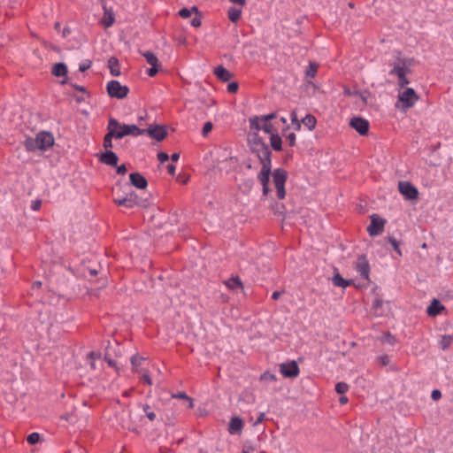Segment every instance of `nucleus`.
I'll return each instance as SVG.
<instances>
[{
  "mask_svg": "<svg viewBox=\"0 0 453 453\" xmlns=\"http://www.w3.org/2000/svg\"><path fill=\"white\" fill-rule=\"evenodd\" d=\"M388 241L392 245L394 250L401 256L402 252H401V250L399 247V242L395 237H392V236H389L388 238Z\"/></svg>",
  "mask_w": 453,
  "mask_h": 453,
  "instance_id": "46",
  "label": "nucleus"
},
{
  "mask_svg": "<svg viewBox=\"0 0 453 453\" xmlns=\"http://www.w3.org/2000/svg\"><path fill=\"white\" fill-rule=\"evenodd\" d=\"M381 342L383 343H388L390 345H394L396 342L395 337L392 335L390 333H386L381 337Z\"/></svg>",
  "mask_w": 453,
  "mask_h": 453,
  "instance_id": "44",
  "label": "nucleus"
},
{
  "mask_svg": "<svg viewBox=\"0 0 453 453\" xmlns=\"http://www.w3.org/2000/svg\"><path fill=\"white\" fill-rule=\"evenodd\" d=\"M319 65L317 62L311 61L306 68L304 74L306 78H314L318 73Z\"/></svg>",
  "mask_w": 453,
  "mask_h": 453,
  "instance_id": "29",
  "label": "nucleus"
},
{
  "mask_svg": "<svg viewBox=\"0 0 453 453\" xmlns=\"http://www.w3.org/2000/svg\"><path fill=\"white\" fill-rule=\"evenodd\" d=\"M128 135L138 136L145 134V129H141L136 125H127Z\"/></svg>",
  "mask_w": 453,
  "mask_h": 453,
  "instance_id": "39",
  "label": "nucleus"
},
{
  "mask_svg": "<svg viewBox=\"0 0 453 453\" xmlns=\"http://www.w3.org/2000/svg\"><path fill=\"white\" fill-rule=\"evenodd\" d=\"M193 12L198 14V8L196 6H193L190 9L182 8L179 11V15L183 19H188Z\"/></svg>",
  "mask_w": 453,
  "mask_h": 453,
  "instance_id": "37",
  "label": "nucleus"
},
{
  "mask_svg": "<svg viewBox=\"0 0 453 453\" xmlns=\"http://www.w3.org/2000/svg\"><path fill=\"white\" fill-rule=\"evenodd\" d=\"M418 96L411 88H407L398 96V102L402 104V108L408 109L412 107L418 100Z\"/></svg>",
  "mask_w": 453,
  "mask_h": 453,
  "instance_id": "4",
  "label": "nucleus"
},
{
  "mask_svg": "<svg viewBox=\"0 0 453 453\" xmlns=\"http://www.w3.org/2000/svg\"><path fill=\"white\" fill-rule=\"evenodd\" d=\"M260 380H261L275 381L276 380V376L274 374H273V373H270V372H264L261 375Z\"/></svg>",
  "mask_w": 453,
  "mask_h": 453,
  "instance_id": "51",
  "label": "nucleus"
},
{
  "mask_svg": "<svg viewBox=\"0 0 453 453\" xmlns=\"http://www.w3.org/2000/svg\"><path fill=\"white\" fill-rule=\"evenodd\" d=\"M280 372L286 378H296L299 374V367L296 361H290L280 365Z\"/></svg>",
  "mask_w": 453,
  "mask_h": 453,
  "instance_id": "9",
  "label": "nucleus"
},
{
  "mask_svg": "<svg viewBox=\"0 0 453 453\" xmlns=\"http://www.w3.org/2000/svg\"><path fill=\"white\" fill-rule=\"evenodd\" d=\"M253 154H255L260 164H272V151L266 143L256 144L255 146L250 147Z\"/></svg>",
  "mask_w": 453,
  "mask_h": 453,
  "instance_id": "3",
  "label": "nucleus"
},
{
  "mask_svg": "<svg viewBox=\"0 0 453 453\" xmlns=\"http://www.w3.org/2000/svg\"><path fill=\"white\" fill-rule=\"evenodd\" d=\"M260 118L262 122H269L270 120L277 118V112L274 111L266 115H262Z\"/></svg>",
  "mask_w": 453,
  "mask_h": 453,
  "instance_id": "50",
  "label": "nucleus"
},
{
  "mask_svg": "<svg viewBox=\"0 0 453 453\" xmlns=\"http://www.w3.org/2000/svg\"><path fill=\"white\" fill-rule=\"evenodd\" d=\"M453 342V334L449 335H443L440 341V347L441 349H447Z\"/></svg>",
  "mask_w": 453,
  "mask_h": 453,
  "instance_id": "38",
  "label": "nucleus"
},
{
  "mask_svg": "<svg viewBox=\"0 0 453 453\" xmlns=\"http://www.w3.org/2000/svg\"><path fill=\"white\" fill-rule=\"evenodd\" d=\"M382 304H383L382 299L375 298L372 303V309H374L375 311H378L380 308L382 307Z\"/></svg>",
  "mask_w": 453,
  "mask_h": 453,
  "instance_id": "57",
  "label": "nucleus"
},
{
  "mask_svg": "<svg viewBox=\"0 0 453 453\" xmlns=\"http://www.w3.org/2000/svg\"><path fill=\"white\" fill-rule=\"evenodd\" d=\"M431 397L433 400L437 401L441 397V393L439 389H434L432 391Z\"/></svg>",
  "mask_w": 453,
  "mask_h": 453,
  "instance_id": "63",
  "label": "nucleus"
},
{
  "mask_svg": "<svg viewBox=\"0 0 453 453\" xmlns=\"http://www.w3.org/2000/svg\"><path fill=\"white\" fill-rule=\"evenodd\" d=\"M130 183L139 189H144L148 186V181L144 176L139 173H132L129 175Z\"/></svg>",
  "mask_w": 453,
  "mask_h": 453,
  "instance_id": "16",
  "label": "nucleus"
},
{
  "mask_svg": "<svg viewBox=\"0 0 453 453\" xmlns=\"http://www.w3.org/2000/svg\"><path fill=\"white\" fill-rule=\"evenodd\" d=\"M158 66H159V64L157 65H155V66H151L149 70H148V75L150 77H153L155 76L157 72H158Z\"/></svg>",
  "mask_w": 453,
  "mask_h": 453,
  "instance_id": "60",
  "label": "nucleus"
},
{
  "mask_svg": "<svg viewBox=\"0 0 453 453\" xmlns=\"http://www.w3.org/2000/svg\"><path fill=\"white\" fill-rule=\"evenodd\" d=\"M253 184V179H247L242 183L241 187L244 188V191L248 192L252 188Z\"/></svg>",
  "mask_w": 453,
  "mask_h": 453,
  "instance_id": "49",
  "label": "nucleus"
},
{
  "mask_svg": "<svg viewBox=\"0 0 453 453\" xmlns=\"http://www.w3.org/2000/svg\"><path fill=\"white\" fill-rule=\"evenodd\" d=\"M112 139H115V136L111 131V129L107 125V133L104 137L103 146L105 149V151L111 150L113 144Z\"/></svg>",
  "mask_w": 453,
  "mask_h": 453,
  "instance_id": "24",
  "label": "nucleus"
},
{
  "mask_svg": "<svg viewBox=\"0 0 453 453\" xmlns=\"http://www.w3.org/2000/svg\"><path fill=\"white\" fill-rule=\"evenodd\" d=\"M113 202L119 206H124L128 209H132L134 207V204H133L132 200L128 199L127 196L122 198H115Z\"/></svg>",
  "mask_w": 453,
  "mask_h": 453,
  "instance_id": "34",
  "label": "nucleus"
},
{
  "mask_svg": "<svg viewBox=\"0 0 453 453\" xmlns=\"http://www.w3.org/2000/svg\"><path fill=\"white\" fill-rule=\"evenodd\" d=\"M349 389V386L347 383L345 382H338L336 385H335V391L340 394V395H343L345 394Z\"/></svg>",
  "mask_w": 453,
  "mask_h": 453,
  "instance_id": "45",
  "label": "nucleus"
},
{
  "mask_svg": "<svg viewBox=\"0 0 453 453\" xmlns=\"http://www.w3.org/2000/svg\"><path fill=\"white\" fill-rule=\"evenodd\" d=\"M108 126L111 129L115 139H122L128 135L127 124H120L115 118H110Z\"/></svg>",
  "mask_w": 453,
  "mask_h": 453,
  "instance_id": "6",
  "label": "nucleus"
},
{
  "mask_svg": "<svg viewBox=\"0 0 453 453\" xmlns=\"http://www.w3.org/2000/svg\"><path fill=\"white\" fill-rule=\"evenodd\" d=\"M332 281L334 286L341 288H346L351 284V280L343 279L338 273L333 276Z\"/></svg>",
  "mask_w": 453,
  "mask_h": 453,
  "instance_id": "27",
  "label": "nucleus"
},
{
  "mask_svg": "<svg viewBox=\"0 0 453 453\" xmlns=\"http://www.w3.org/2000/svg\"><path fill=\"white\" fill-rule=\"evenodd\" d=\"M157 159L161 162H166L169 159V156L167 153L160 151L157 153Z\"/></svg>",
  "mask_w": 453,
  "mask_h": 453,
  "instance_id": "59",
  "label": "nucleus"
},
{
  "mask_svg": "<svg viewBox=\"0 0 453 453\" xmlns=\"http://www.w3.org/2000/svg\"><path fill=\"white\" fill-rule=\"evenodd\" d=\"M250 129H254L256 131L262 130V125H261V118L258 116H253L250 118Z\"/></svg>",
  "mask_w": 453,
  "mask_h": 453,
  "instance_id": "33",
  "label": "nucleus"
},
{
  "mask_svg": "<svg viewBox=\"0 0 453 453\" xmlns=\"http://www.w3.org/2000/svg\"><path fill=\"white\" fill-rule=\"evenodd\" d=\"M288 179V172L283 168H277L273 173V180L276 188V195L278 199L285 198V184Z\"/></svg>",
  "mask_w": 453,
  "mask_h": 453,
  "instance_id": "1",
  "label": "nucleus"
},
{
  "mask_svg": "<svg viewBox=\"0 0 453 453\" xmlns=\"http://www.w3.org/2000/svg\"><path fill=\"white\" fill-rule=\"evenodd\" d=\"M106 90L109 96L117 99L125 98L129 92L127 86L121 85L119 81L115 80H112L107 83Z\"/></svg>",
  "mask_w": 453,
  "mask_h": 453,
  "instance_id": "2",
  "label": "nucleus"
},
{
  "mask_svg": "<svg viewBox=\"0 0 453 453\" xmlns=\"http://www.w3.org/2000/svg\"><path fill=\"white\" fill-rule=\"evenodd\" d=\"M349 126L360 135H366L369 132V121L361 117H353L349 121Z\"/></svg>",
  "mask_w": 453,
  "mask_h": 453,
  "instance_id": "8",
  "label": "nucleus"
},
{
  "mask_svg": "<svg viewBox=\"0 0 453 453\" xmlns=\"http://www.w3.org/2000/svg\"><path fill=\"white\" fill-rule=\"evenodd\" d=\"M411 73V72H407L400 68V66H393L389 71V75H395L398 78V86L400 88H404L406 85L410 83L407 75Z\"/></svg>",
  "mask_w": 453,
  "mask_h": 453,
  "instance_id": "13",
  "label": "nucleus"
},
{
  "mask_svg": "<svg viewBox=\"0 0 453 453\" xmlns=\"http://www.w3.org/2000/svg\"><path fill=\"white\" fill-rule=\"evenodd\" d=\"M213 126L211 122H205L202 130V134L206 136L212 129Z\"/></svg>",
  "mask_w": 453,
  "mask_h": 453,
  "instance_id": "52",
  "label": "nucleus"
},
{
  "mask_svg": "<svg viewBox=\"0 0 453 453\" xmlns=\"http://www.w3.org/2000/svg\"><path fill=\"white\" fill-rule=\"evenodd\" d=\"M145 134H148L151 138L157 140V142H161L166 137L167 131L164 126L156 125L150 126L147 129H145Z\"/></svg>",
  "mask_w": 453,
  "mask_h": 453,
  "instance_id": "10",
  "label": "nucleus"
},
{
  "mask_svg": "<svg viewBox=\"0 0 453 453\" xmlns=\"http://www.w3.org/2000/svg\"><path fill=\"white\" fill-rule=\"evenodd\" d=\"M378 358L383 366H386L389 364V357L388 355H382Z\"/></svg>",
  "mask_w": 453,
  "mask_h": 453,
  "instance_id": "62",
  "label": "nucleus"
},
{
  "mask_svg": "<svg viewBox=\"0 0 453 453\" xmlns=\"http://www.w3.org/2000/svg\"><path fill=\"white\" fill-rule=\"evenodd\" d=\"M255 450V448L251 445L245 444L242 448V453H252Z\"/></svg>",
  "mask_w": 453,
  "mask_h": 453,
  "instance_id": "64",
  "label": "nucleus"
},
{
  "mask_svg": "<svg viewBox=\"0 0 453 453\" xmlns=\"http://www.w3.org/2000/svg\"><path fill=\"white\" fill-rule=\"evenodd\" d=\"M104 15L102 19V23L105 27H110L114 22V15L111 10L106 8L105 4L103 5Z\"/></svg>",
  "mask_w": 453,
  "mask_h": 453,
  "instance_id": "25",
  "label": "nucleus"
},
{
  "mask_svg": "<svg viewBox=\"0 0 453 453\" xmlns=\"http://www.w3.org/2000/svg\"><path fill=\"white\" fill-rule=\"evenodd\" d=\"M67 72L66 65L62 62L55 64L51 69V73L56 77H66Z\"/></svg>",
  "mask_w": 453,
  "mask_h": 453,
  "instance_id": "22",
  "label": "nucleus"
},
{
  "mask_svg": "<svg viewBox=\"0 0 453 453\" xmlns=\"http://www.w3.org/2000/svg\"><path fill=\"white\" fill-rule=\"evenodd\" d=\"M24 146L27 151H35L36 150H39L37 137L27 138L24 142Z\"/></svg>",
  "mask_w": 453,
  "mask_h": 453,
  "instance_id": "30",
  "label": "nucleus"
},
{
  "mask_svg": "<svg viewBox=\"0 0 453 453\" xmlns=\"http://www.w3.org/2000/svg\"><path fill=\"white\" fill-rule=\"evenodd\" d=\"M239 85L237 82H231L227 85V92L234 94L237 92Z\"/></svg>",
  "mask_w": 453,
  "mask_h": 453,
  "instance_id": "54",
  "label": "nucleus"
},
{
  "mask_svg": "<svg viewBox=\"0 0 453 453\" xmlns=\"http://www.w3.org/2000/svg\"><path fill=\"white\" fill-rule=\"evenodd\" d=\"M42 206V201L40 199H36L32 202L31 203V209L33 211H38Z\"/></svg>",
  "mask_w": 453,
  "mask_h": 453,
  "instance_id": "61",
  "label": "nucleus"
},
{
  "mask_svg": "<svg viewBox=\"0 0 453 453\" xmlns=\"http://www.w3.org/2000/svg\"><path fill=\"white\" fill-rule=\"evenodd\" d=\"M108 67L110 69V73L113 76L120 75L119 63L117 58L111 57L108 60Z\"/></svg>",
  "mask_w": 453,
  "mask_h": 453,
  "instance_id": "23",
  "label": "nucleus"
},
{
  "mask_svg": "<svg viewBox=\"0 0 453 453\" xmlns=\"http://www.w3.org/2000/svg\"><path fill=\"white\" fill-rule=\"evenodd\" d=\"M445 310V306L441 303V302L438 299H433L430 305L426 309V313L429 317H436L439 315L442 311Z\"/></svg>",
  "mask_w": 453,
  "mask_h": 453,
  "instance_id": "18",
  "label": "nucleus"
},
{
  "mask_svg": "<svg viewBox=\"0 0 453 453\" xmlns=\"http://www.w3.org/2000/svg\"><path fill=\"white\" fill-rule=\"evenodd\" d=\"M399 192L407 200H414L418 196V191L415 186L409 181H399L398 182Z\"/></svg>",
  "mask_w": 453,
  "mask_h": 453,
  "instance_id": "7",
  "label": "nucleus"
},
{
  "mask_svg": "<svg viewBox=\"0 0 453 453\" xmlns=\"http://www.w3.org/2000/svg\"><path fill=\"white\" fill-rule=\"evenodd\" d=\"M142 56L146 58V61L151 66H155V65L159 64L157 56L151 51H145L142 53Z\"/></svg>",
  "mask_w": 453,
  "mask_h": 453,
  "instance_id": "36",
  "label": "nucleus"
},
{
  "mask_svg": "<svg viewBox=\"0 0 453 453\" xmlns=\"http://www.w3.org/2000/svg\"><path fill=\"white\" fill-rule=\"evenodd\" d=\"M226 285L230 289H234L236 288H242V283L241 279L238 276L230 278L226 282Z\"/></svg>",
  "mask_w": 453,
  "mask_h": 453,
  "instance_id": "35",
  "label": "nucleus"
},
{
  "mask_svg": "<svg viewBox=\"0 0 453 453\" xmlns=\"http://www.w3.org/2000/svg\"><path fill=\"white\" fill-rule=\"evenodd\" d=\"M128 199L132 200L133 204L146 207L148 205L147 200L138 196L135 192H131L126 196Z\"/></svg>",
  "mask_w": 453,
  "mask_h": 453,
  "instance_id": "28",
  "label": "nucleus"
},
{
  "mask_svg": "<svg viewBox=\"0 0 453 453\" xmlns=\"http://www.w3.org/2000/svg\"><path fill=\"white\" fill-rule=\"evenodd\" d=\"M262 130L266 134H270L271 135H272V134H276L275 133L276 130H275L273 125L269 122H263Z\"/></svg>",
  "mask_w": 453,
  "mask_h": 453,
  "instance_id": "47",
  "label": "nucleus"
},
{
  "mask_svg": "<svg viewBox=\"0 0 453 453\" xmlns=\"http://www.w3.org/2000/svg\"><path fill=\"white\" fill-rule=\"evenodd\" d=\"M243 427V422L242 418L238 417H234L230 419L229 425H228V432L231 434H238L242 432V429Z\"/></svg>",
  "mask_w": 453,
  "mask_h": 453,
  "instance_id": "19",
  "label": "nucleus"
},
{
  "mask_svg": "<svg viewBox=\"0 0 453 453\" xmlns=\"http://www.w3.org/2000/svg\"><path fill=\"white\" fill-rule=\"evenodd\" d=\"M413 59L411 58H402L400 57L397 58V61L390 64L393 66H400L404 71L411 72V67L412 65Z\"/></svg>",
  "mask_w": 453,
  "mask_h": 453,
  "instance_id": "21",
  "label": "nucleus"
},
{
  "mask_svg": "<svg viewBox=\"0 0 453 453\" xmlns=\"http://www.w3.org/2000/svg\"><path fill=\"white\" fill-rule=\"evenodd\" d=\"M296 134L295 133H290L287 135V140L288 142L289 146L293 147L296 145Z\"/></svg>",
  "mask_w": 453,
  "mask_h": 453,
  "instance_id": "58",
  "label": "nucleus"
},
{
  "mask_svg": "<svg viewBox=\"0 0 453 453\" xmlns=\"http://www.w3.org/2000/svg\"><path fill=\"white\" fill-rule=\"evenodd\" d=\"M261 144V143H265L262 137L259 136V134L257 133H254L252 135H251V138L249 139V145L250 147H252V146H255L256 144Z\"/></svg>",
  "mask_w": 453,
  "mask_h": 453,
  "instance_id": "40",
  "label": "nucleus"
},
{
  "mask_svg": "<svg viewBox=\"0 0 453 453\" xmlns=\"http://www.w3.org/2000/svg\"><path fill=\"white\" fill-rule=\"evenodd\" d=\"M173 397L187 400L188 402V409H192L194 407L193 399L187 395L184 392H180L178 394L173 395Z\"/></svg>",
  "mask_w": 453,
  "mask_h": 453,
  "instance_id": "41",
  "label": "nucleus"
},
{
  "mask_svg": "<svg viewBox=\"0 0 453 453\" xmlns=\"http://www.w3.org/2000/svg\"><path fill=\"white\" fill-rule=\"evenodd\" d=\"M272 173V164L262 165L261 171L257 174V179L262 186L269 185L270 175Z\"/></svg>",
  "mask_w": 453,
  "mask_h": 453,
  "instance_id": "17",
  "label": "nucleus"
},
{
  "mask_svg": "<svg viewBox=\"0 0 453 453\" xmlns=\"http://www.w3.org/2000/svg\"><path fill=\"white\" fill-rule=\"evenodd\" d=\"M39 440L40 434L38 433H32L27 438V442L31 445L37 443Z\"/></svg>",
  "mask_w": 453,
  "mask_h": 453,
  "instance_id": "48",
  "label": "nucleus"
},
{
  "mask_svg": "<svg viewBox=\"0 0 453 453\" xmlns=\"http://www.w3.org/2000/svg\"><path fill=\"white\" fill-rule=\"evenodd\" d=\"M214 74L217 78L224 82L232 79L233 73L226 69L223 65H219L214 69Z\"/></svg>",
  "mask_w": 453,
  "mask_h": 453,
  "instance_id": "20",
  "label": "nucleus"
},
{
  "mask_svg": "<svg viewBox=\"0 0 453 453\" xmlns=\"http://www.w3.org/2000/svg\"><path fill=\"white\" fill-rule=\"evenodd\" d=\"M191 26L194 27H199L201 26V14L198 12V14H196V17H194L191 19Z\"/></svg>",
  "mask_w": 453,
  "mask_h": 453,
  "instance_id": "53",
  "label": "nucleus"
},
{
  "mask_svg": "<svg viewBox=\"0 0 453 453\" xmlns=\"http://www.w3.org/2000/svg\"><path fill=\"white\" fill-rule=\"evenodd\" d=\"M99 161L110 166H117L119 157L112 150H108L99 155Z\"/></svg>",
  "mask_w": 453,
  "mask_h": 453,
  "instance_id": "15",
  "label": "nucleus"
},
{
  "mask_svg": "<svg viewBox=\"0 0 453 453\" xmlns=\"http://www.w3.org/2000/svg\"><path fill=\"white\" fill-rule=\"evenodd\" d=\"M356 270L359 273L362 279L369 280L370 265L365 255L357 257Z\"/></svg>",
  "mask_w": 453,
  "mask_h": 453,
  "instance_id": "12",
  "label": "nucleus"
},
{
  "mask_svg": "<svg viewBox=\"0 0 453 453\" xmlns=\"http://www.w3.org/2000/svg\"><path fill=\"white\" fill-rule=\"evenodd\" d=\"M196 86L198 88L197 98L199 102L205 107H211L215 105L216 101L206 93L202 84L196 83Z\"/></svg>",
  "mask_w": 453,
  "mask_h": 453,
  "instance_id": "14",
  "label": "nucleus"
},
{
  "mask_svg": "<svg viewBox=\"0 0 453 453\" xmlns=\"http://www.w3.org/2000/svg\"><path fill=\"white\" fill-rule=\"evenodd\" d=\"M142 360H143V358L142 357H139L138 355H134L131 357V364H132L134 372H138L137 367L139 365H141Z\"/></svg>",
  "mask_w": 453,
  "mask_h": 453,
  "instance_id": "43",
  "label": "nucleus"
},
{
  "mask_svg": "<svg viewBox=\"0 0 453 453\" xmlns=\"http://www.w3.org/2000/svg\"><path fill=\"white\" fill-rule=\"evenodd\" d=\"M302 123L308 127L309 130H313L315 128L317 120L313 115L307 114L303 119Z\"/></svg>",
  "mask_w": 453,
  "mask_h": 453,
  "instance_id": "32",
  "label": "nucleus"
},
{
  "mask_svg": "<svg viewBox=\"0 0 453 453\" xmlns=\"http://www.w3.org/2000/svg\"><path fill=\"white\" fill-rule=\"evenodd\" d=\"M39 150H46L54 144V137L50 132H40L36 134Z\"/></svg>",
  "mask_w": 453,
  "mask_h": 453,
  "instance_id": "11",
  "label": "nucleus"
},
{
  "mask_svg": "<svg viewBox=\"0 0 453 453\" xmlns=\"http://www.w3.org/2000/svg\"><path fill=\"white\" fill-rule=\"evenodd\" d=\"M273 211L275 214L282 215L284 213V205L282 203H276Z\"/></svg>",
  "mask_w": 453,
  "mask_h": 453,
  "instance_id": "56",
  "label": "nucleus"
},
{
  "mask_svg": "<svg viewBox=\"0 0 453 453\" xmlns=\"http://www.w3.org/2000/svg\"><path fill=\"white\" fill-rule=\"evenodd\" d=\"M227 15H228V19L232 22L235 23L241 18L242 10L238 9V8H235V7H231V8L228 9Z\"/></svg>",
  "mask_w": 453,
  "mask_h": 453,
  "instance_id": "31",
  "label": "nucleus"
},
{
  "mask_svg": "<svg viewBox=\"0 0 453 453\" xmlns=\"http://www.w3.org/2000/svg\"><path fill=\"white\" fill-rule=\"evenodd\" d=\"M91 65H92V62L90 60H87L84 63H81L80 65L79 71L80 72H86L87 70H88L90 68Z\"/></svg>",
  "mask_w": 453,
  "mask_h": 453,
  "instance_id": "55",
  "label": "nucleus"
},
{
  "mask_svg": "<svg viewBox=\"0 0 453 453\" xmlns=\"http://www.w3.org/2000/svg\"><path fill=\"white\" fill-rule=\"evenodd\" d=\"M142 410L143 411L145 412L147 418L150 420V421H154L157 418V415L155 413L154 411H151V408L149 404H144L142 406Z\"/></svg>",
  "mask_w": 453,
  "mask_h": 453,
  "instance_id": "42",
  "label": "nucleus"
},
{
  "mask_svg": "<svg viewBox=\"0 0 453 453\" xmlns=\"http://www.w3.org/2000/svg\"><path fill=\"white\" fill-rule=\"evenodd\" d=\"M385 224V219H383L377 214H372L371 216V223L367 227V232L371 236L379 235L383 232Z\"/></svg>",
  "mask_w": 453,
  "mask_h": 453,
  "instance_id": "5",
  "label": "nucleus"
},
{
  "mask_svg": "<svg viewBox=\"0 0 453 453\" xmlns=\"http://www.w3.org/2000/svg\"><path fill=\"white\" fill-rule=\"evenodd\" d=\"M270 144L271 147L275 151H280L282 150V141L279 134H272L270 137Z\"/></svg>",
  "mask_w": 453,
  "mask_h": 453,
  "instance_id": "26",
  "label": "nucleus"
}]
</instances>
